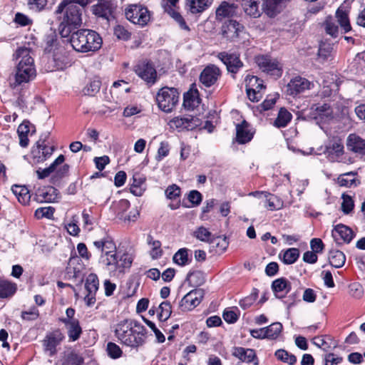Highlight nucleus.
Here are the masks:
<instances>
[{"label": "nucleus", "instance_id": "50", "mask_svg": "<svg viewBox=\"0 0 365 365\" xmlns=\"http://www.w3.org/2000/svg\"><path fill=\"white\" fill-rule=\"evenodd\" d=\"M147 240L148 243L152 247L150 252L152 259H155L160 257L163 255V250L160 248L161 242L158 240H154L151 235H148Z\"/></svg>", "mask_w": 365, "mask_h": 365}, {"label": "nucleus", "instance_id": "42", "mask_svg": "<svg viewBox=\"0 0 365 365\" xmlns=\"http://www.w3.org/2000/svg\"><path fill=\"white\" fill-rule=\"evenodd\" d=\"M264 200V207L269 210H280L283 207V201L277 196L269 192L267 193Z\"/></svg>", "mask_w": 365, "mask_h": 365}, {"label": "nucleus", "instance_id": "31", "mask_svg": "<svg viewBox=\"0 0 365 365\" xmlns=\"http://www.w3.org/2000/svg\"><path fill=\"white\" fill-rule=\"evenodd\" d=\"M196 119L191 115L185 117H175L171 120V123L177 128L192 130L196 125Z\"/></svg>", "mask_w": 365, "mask_h": 365}, {"label": "nucleus", "instance_id": "40", "mask_svg": "<svg viewBox=\"0 0 365 365\" xmlns=\"http://www.w3.org/2000/svg\"><path fill=\"white\" fill-rule=\"evenodd\" d=\"M188 252L189 250L187 248H180L174 254L173 262L180 267L189 264L191 259L189 257Z\"/></svg>", "mask_w": 365, "mask_h": 365}, {"label": "nucleus", "instance_id": "32", "mask_svg": "<svg viewBox=\"0 0 365 365\" xmlns=\"http://www.w3.org/2000/svg\"><path fill=\"white\" fill-rule=\"evenodd\" d=\"M65 161L63 155H60L48 168L44 169L38 168L36 170L37 177L38 179H44L48 177L51 173H53L56 168L61 165Z\"/></svg>", "mask_w": 365, "mask_h": 365}, {"label": "nucleus", "instance_id": "54", "mask_svg": "<svg viewBox=\"0 0 365 365\" xmlns=\"http://www.w3.org/2000/svg\"><path fill=\"white\" fill-rule=\"evenodd\" d=\"M282 329V325L279 322L272 323L269 327H264L266 338L276 339Z\"/></svg>", "mask_w": 365, "mask_h": 365}, {"label": "nucleus", "instance_id": "53", "mask_svg": "<svg viewBox=\"0 0 365 365\" xmlns=\"http://www.w3.org/2000/svg\"><path fill=\"white\" fill-rule=\"evenodd\" d=\"M193 237L198 240L204 242L210 243L213 235L205 227H199L193 232Z\"/></svg>", "mask_w": 365, "mask_h": 365}, {"label": "nucleus", "instance_id": "29", "mask_svg": "<svg viewBox=\"0 0 365 365\" xmlns=\"http://www.w3.org/2000/svg\"><path fill=\"white\" fill-rule=\"evenodd\" d=\"M249 125L243 120L242 123L236 126V139L240 144H245L250 142L253 138L252 133L248 129Z\"/></svg>", "mask_w": 365, "mask_h": 365}, {"label": "nucleus", "instance_id": "24", "mask_svg": "<svg viewBox=\"0 0 365 365\" xmlns=\"http://www.w3.org/2000/svg\"><path fill=\"white\" fill-rule=\"evenodd\" d=\"M346 147L354 153L365 155V139L355 133L349 134L347 137Z\"/></svg>", "mask_w": 365, "mask_h": 365}, {"label": "nucleus", "instance_id": "15", "mask_svg": "<svg viewBox=\"0 0 365 365\" xmlns=\"http://www.w3.org/2000/svg\"><path fill=\"white\" fill-rule=\"evenodd\" d=\"M344 148L342 141L334 138L326 145L324 154L330 162H339L344 153Z\"/></svg>", "mask_w": 365, "mask_h": 365}, {"label": "nucleus", "instance_id": "57", "mask_svg": "<svg viewBox=\"0 0 365 365\" xmlns=\"http://www.w3.org/2000/svg\"><path fill=\"white\" fill-rule=\"evenodd\" d=\"M159 309L160 310L158 314L159 319L162 322L166 321L170 317L172 313L170 303L168 301L163 302L160 304Z\"/></svg>", "mask_w": 365, "mask_h": 365}, {"label": "nucleus", "instance_id": "25", "mask_svg": "<svg viewBox=\"0 0 365 365\" xmlns=\"http://www.w3.org/2000/svg\"><path fill=\"white\" fill-rule=\"evenodd\" d=\"M113 4L110 1L99 0L98 4L93 6V12L96 16L109 21L113 16Z\"/></svg>", "mask_w": 365, "mask_h": 365}, {"label": "nucleus", "instance_id": "39", "mask_svg": "<svg viewBox=\"0 0 365 365\" xmlns=\"http://www.w3.org/2000/svg\"><path fill=\"white\" fill-rule=\"evenodd\" d=\"M212 0H187V4L192 14L202 12L211 5Z\"/></svg>", "mask_w": 365, "mask_h": 365}, {"label": "nucleus", "instance_id": "43", "mask_svg": "<svg viewBox=\"0 0 365 365\" xmlns=\"http://www.w3.org/2000/svg\"><path fill=\"white\" fill-rule=\"evenodd\" d=\"M316 112L317 116L324 121H329L334 117L333 110L327 103L317 106Z\"/></svg>", "mask_w": 365, "mask_h": 365}, {"label": "nucleus", "instance_id": "60", "mask_svg": "<svg viewBox=\"0 0 365 365\" xmlns=\"http://www.w3.org/2000/svg\"><path fill=\"white\" fill-rule=\"evenodd\" d=\"M106 351L108 355L114 359L120 358L123 354V351L120 346L113 342L108 343Z\"/></svg>", "mask_w": 365, "mask_h": 365}, {"label": "nucleus", "instance_id": "55", "mask_svg": "<svg viewBox=\"0 0 365 365\" xmlns=\"http://www.w3.org/2000/svg\"><path fill=\"white\" fill-rule=\"evenodd\" d=\"M70 166L68 164H63V163L56 168L54 175L52 176L51 180L53 182L58 181L68 175Z\"/></svg>", "mask_w": 365, "mask_h": 365}, {"label": "nucleus", "instance_id": "23", "mask_svg": "<svg viewBox=\"0 0 365 365\" xmlns=\"http://www.w3.org/2000/svg\"><path fill=\"white\" fill-rule=\"evenodd\" d=\"M232 355L240 359L242 362L252 363L253 365L259 364V360L256 355V352L252 349L235 347Z\"/></svg>", "mask_w": 365, "mask_h": 365}, {"label": "nucleus", "instance_id": "36", "mask_svg": "<svg viewBox=\"0 0 365 365\" xmlns=\"http://www.w3.org/2000/svg\"><path fill=\"white\" fill-rule=\"evenodd\" d=\"M329 261L331 266L336 268L342 267L346 262V256L343 252L338 250H331L329 254Z\"/></svg>", "mask_w": 365, "mask_h": 365}, {"label": "nucleus", "instance_id": "64", "mask_svg": "<svg viewBox=\"0 0 365 365\" xmlns=\"http://www.w3.org/2000/svg\"><path fill=\"white\" fill-rule=\"evenodd\" d=\"M114 34L118 38L123 41L130 39L131 33H130L124 26L118 25L114 28Z\"/></svg>", "mask_w": 365, "mask_h": 365}, {"label": "nucleus", "instance_id": "18", "mask_svg": "<svg viewBox=\"0 0 365 365\" xmlns=\"http://www.w3.org/2000/svg\"><path fill=\"white\" fill-rule=\"evenodd\" d=\"M48 136L49 133H45L41 135L39 140L36 142L38 155L36 154L35 150L33 151V153L34 158L36 159L37 163H42L45 161L52 155L53 152V147L48 146L46 144V141Z\"/></svg>", "mask_w": 365, "mask_h": 365}, {"label": "nucleus", "instance_id": "45", "mask_svg": "<svg viewBox=\"0 0 365 365\" xmlns=\"http://www.w3.org/2000/svg\"><path fill=\"white\" fill-rule=\"evenodd\" d=\"M101 81L98 77H95L83 88V93L84 95L93 96L100 90Z\"/></svg>", "mask_w": 365, "mask_h": 365}, {"label": "nucleus", "instance_id": "35", "mask_svg": "<svg viewBox=\"0 0 365 365\" xmlns=\"http://www.w3.org/2000/svg\"><path fill=\"white\" fill-rule=\"evenodd\" d=\"M38 200L40 202H52L58 198L57 190L53 187H47L38 191Z\"/></svg>", "mask_w": 365, "mask_h": 365}, {"label": "nucleus", "instance_id": "6", "mask_svg": "<svg viewBox=\"0 0 365 365\" xmlns=\"http://www.w3.org/2000/svg\"><path fill=\"white\" fill-rule=\"evenodd\" d=\"M344 30L345 33L351 31V27L350 25L348 14L346 11L339 7L336 11L335 19L329 16L327 18L324 23V27L326 33L331 37L336 38L339 34V26Z\"/></svg>", "mask_w": 365, "mask_h": 365}, {"label": "nucleus", "instance_id": "59", "mask_svg": "<svg viewBox=\"0 0 365 365\" xmlns=\"http://www.w3.org/2000/svg\"><path fill=\"white\" fill-rule=\"evenodd\" d=\"M55 209L52 207H39L35 211V217L37 219L43 217L51 219L53 216Z\"/></svg>", "mask_w": 365, "mask_h": 365}, {"label": "nucleus", "instance_id": "10", "mask_svg": "<svg viewBox=\"0 0 365 365\" xmlns=\"http://www.w3.org/2000/svg\"><path fill=\"white\" fill-rule=\"evenodd\" d=\"M217 58L226 66L227 71L231 74L232 78H236V74L244 67L243 62L240 60V54L226 51L220 52Z\"/></svg>", "mask_w": 365, "mask_h": 365}, {"label": "nucleus", "instance_id": "14", "mask_svg": "<svg viewBox=\"0 0 365 365\" xmlns=\"http://www.w3.org/2000/svg\"><path fill=\"white\" fill-rule=\"evenodd\" d=\"M205 292L202 289H195L185 294L179 303L182 312L190 311L196 307L202 301Z\"/></svg>", "mask_w": 365, "mask_h": 365}, {"label": "nucleus", "instance_id": "44", "mask_svg": "<svg viewBox=\"0 0 365 365\" xmlns=\"http://www.w3.org/2000/svg\"><path fill=\"white\" fill-rule=\"evenodd\" d=\"M186 281L192 287H198L202 285L205 282V277L202 272L196 270L188 272Z\"/></svg>", "mask_w": 365, "mask_h": 365}, {"label": "nucleus", "instance_id": "22", "mask_svg": "<svg viewBox=\"0 0 365 365\" xmlns=\"http://www.w3.org/2000/svg\"><path fill=\"white\" fill-rule=\"evenodd\" d=\"M243 26L235 20L228 19L222 26V33L225 38L229 41H234L238 37L239 33Z\"/></svg>", "mask_w": 365, "mask_h": 365}, {"label": "nucleus", "instance_id": "49", "mask_svg": "<svg viewBox=\"0 0 365 365\" xmlns=\"http://www.w3.org/2000/svg\"><path fill=\"white\" fill-rule=\"evenodd\" d=\"M274 356L278 360L289 365H294L297 362V357L284 349L277 350Z\"/></svg>", "mask_w": 365, "mask_h": 365}, {"label": "nucleus", "instance_id": "3", "mask_svg": "<svg viewBox=\"0 0 365 365\" xmlns=\"http://www.w3.org/2000/svg\"><path fill=\"white\" fill-rule=\"evenodd\" d=\"M114 333L121 344L138 348L145 344L147 329L136 320L124 319L115 324Z\"/></svg>", "mask_w": 365, "mask_h": 365}, {"label": "nucleus", "instance_id": "52", "mask_svg": "<svg viewBox=\"0 0 365 365\" xmlns=\"http://www.w3.org/2000/svg\"><path fill=\"white\" fill-rule=\"evenodd\" d=\"M16 290V285L6 281H0V298L12 296Z\"/></svg>", "mask_w": 365, "mask_h": 365}, {"label": "nucleus", "instance_id": "58", "mask_svg": "<svg viewBox=\"0 0 365 365\" xmlns=\"http://www.w3.org/2000/svg\"><path fill=\"white\" fill-rule=\"evenodd\" d=\"M341 210L346 215L349 214L354 209V203L351 197L349 195L343 194L341 196Z\"/></svg>", "mask_w": 365, "mask_h": 365}, {"label": "nucleus", "instance_id": "56", "mask_svg": "<svg viewBox=\"0 0 365 365\" xmlns=\"http://www.w3.org/2000/svg\"><path fill=\"white\" fill-rule=\"evenodd\" d=\"M258 292L259 291L257 289H253L252 293L249 296L245 297L244 299L240 301V306L243 309H247L250 308L257 299Z\"/></svg>", "mask_w": 365, "mask_h": 365}, {"label": "nucleus", "instance_id": "61", "mask_svg": "<svg viewBox=\"0 0 365 365\" xmlns=\"http://www.w3.org/2000/svg\"><path fill=\"white\" fill-rule=\"evenodd\" d=\"M333 51V44L327 42H322L319 45L318 55L324 60H327Z\"/></svg>", "mask_w": 365, "mask_h": 365}, {"label": "nucleus", "instance_id": "5", "mask_svg": "<svg viewBox=\"0 0 365 365\" xmlns=\"http://www.w3.org/2000/svg\"><path fill=\"white\" fill-rule=\"evenodd\" d=\"M68 41L74 50L82 53L97 51L102 45V38L99 34L89 29L73 31Z\"/></svg>", "mask_w": 365, "mask_h": 365}, {"label": "nucleus", "instance_id": "9", "mask_svg": "<svg viewBox=\"0 0 365 365\" xmlns=\"http://www.w3.org/2000/svg\"><path fill=\"white\" fill-rule=\"evenodd\" d=\"M125 15L128 21L142 27L147 25L150 19L149 11L140 4L128 6L125 10Z\"/></svg>", "mask_w": 365, "mask_h": 365}, {"label": "nucleus", "instance_id": "17", "mask_svg": "<svg viewBox=\"0 0 365 365\" xmlns=\"http://www.w3.org/2000/svg\"><path fill=\"white\" fill-rule=\"evenodd\" d=\"M99 280L98 276L96 274L91 273L86 277L85 288L87 292V294L84 297V300L88 306H91L95 304L96 294L98 289Z\"/></svg>", "mask_w": 365, "mask_h": 365}, {"label": "nucleus", "instance_id": "48", "mask_svg": "<svg viewBox=\"0 0 365 365\" xmlns=\"http://www.w3.org/2000/svg\"><path fill=\"white\" fill-rule=\"evenodd\" d=\"M292 119V114L284 108H281L274 125L277 128H284Z\"/></svg>", "mask_w": 365, "mask_h": 365}, {"label": "nucleus", "instance_id": "37", "mask_svg": "<svg viewBox=\"0 0 365 365\" xmlns=\"http://www.w3.org/2000/svg\"><path fill=\"white\" fill-rule=\"evenodd\" d=\"M130 207V202L128 200L122 199L118 201L113 202L110 209L115 214V215L120 220L125 217V212Z\"/></svg>", "mask_w": 365, "mask_h": 365}, {"label": "nucleus", "instance_id": "62", "mask_svg": "<svg viewBox=\"0 0 365 365\" xmlns=\"http://www.w3.org/2000/svg\"><path fill=\"white\" fill-rule=\"evenodd\" d=\"M245 82H247L254 88H256L257 92L259 93V91L264 88L262 80L259 79L257 76L247 75L245 79Z\"/></svg>", "mask_w": 365, "mask_h": 365}, {"label": "nucleus", "instance_id": "46", "mask_svg": "<svg viewBox=\"0 0 365 365\" xmlns=\"http://www.w3.org/2000/svg\"><path fill=\"white\" fill-rule=\"evenodd\" d=\"M236 7L234 4H230L227 2H222L216 10V16L217 18H225L231 16L235 12Z\"/></svg>", "mask_w": 365, "mask_h": 365}, {"label": "nucleus", "instance_id": "41", "mask_svg": "<svg viewBox=\"0 0 365 365\" xmlns=\"http://www.w3.org/2000/svg\"><path fill=\"white\" fill-rule=\"evenodd\" d=\"M338 184L341 187H356L359 181L355 178V173L350 172L340 175L337 178Z\"/></svg>", "mask_w": 365, "mask_h": 365}, {"label": "nucleus", "instance_id": "13", "mask_svg": "<svg viewBox=\"0 0 365 365\" xmlns=\"http://www.w3.org/2000/svg\"><path fill=\"white\" fill-rule=\"evenodd\" d=\"M135 73L148 84L153 85L157 79V72L152 63L143 61L134 67Z\"/></svg>", "mask_w": 365, "mask_h": 365}, {"label": "nucleus", "instance_id": "11", "mask_svg": "<svg viewBox=\"0 0 365 365\" xmlns=\"http://www.w3.org/2000/svg\"><path fill=\"white\" fill-rule=\"evenodd\" d=\"M256 63L263 72L270 76L279 78L282 75V66L275 58L268 56H259L256 58Z\"/></svg>", "mask_w": 365, "mask_h": 365}, {"label": "nucleus", "instance_id": "26", "mask_svg": "<svg viewBox=\"0 0 365 365\" xmlns=\"http://www.w3.org/2000/svg\"><path fill=\"white\" fill-rule=\"evenodd\" d=\"M272 289L277 298L282 299L291 291V284L286 278L281 277L272 282Z\"/></svg>", "mask_w": 365, "mask_h": 365}, {"label": "nucleus", "instance_id": "1", "mask_svg": "<svg viewBox=\"0 0 365 365\" xmlns=\"http://www.w3.org/2000/svg\"><path fill=\"white\" fill-rule=\"evenodd\" d=\"M92 0H63L57 6L55 14H62L59 33L62 38H68L71 34L82 24V14Z\"/></svg>", "mask_w": 365, "mask_h": 365}, {"label": "nucleus", "instance_id": "4", "mask_svg": "<svg viewBox=\"0 0 365 365\" xmlns=\"http://www.w3.org/2000/svg\"><path fill=\"white\" fill-rule=\"evenodd\" d=\"M31 48L25 46L19 48L15 53L16 59L21 58L16 66L15 81L10 86L15 88L23 83L31 81L36 75L34 59L31 56Z\"/></svg>", "mask_w": 365, "mask_h": 365}, {"label": "nucleus", "instance_id": "33", "mask_svg": "<svg viewBox=\"0 0 365 365\" xmlns=\"http://www.w3.org/2000/svg\"><path fill=\"white\" fill-rule=\"evenodd\" d=\"M31 123L29 120H24L17 129V133L19 138V145L22 148H26L29 145V140L28 135L30 133Z\"/></svg>", "mask_w": 365, "mask_h": 365}, {"label": "nucleus", "instance_id": "21", "mask_svg": "<svg viewBox=\"0 0 365 365\" xmlns=\"http://www.w3.org/2000/svg\"><path fill=\"white\" fill-rule=\"evenodd\" d=\"M336 244L349 243L354 237V232L349 227L339 224L335 226L331 232Z\"/></svg>", "mask_w": 365, "mask_h": 365}, {"label": "nucleus", "instance_id": "63", "mask_svg": "<svg viewBox=\"0 0 365 365\" xmlns=\"http://www.w3.org/2000/svg\"><path fill=\"white\" fill-rule=\"evenodd\" d=\"M349 294L355 298L360 299L364 294L362 286L358 282L351 283L349 286Z\"/></svg>", "mask_w": 365, "mask_h": 365}, {"label": "nucleus", "instance_id": "19", "mask_svg": "<svg viewBox=\"0 0 365 365\" xmlns=\"http://www.w3.org/2000/svg\"><path fill=\"white\" fill-rule=\"evenodd\" d=\"M64 339V335L59 329L48 334L43 341L44 350L49 352V356H53L56 353V346Z\"/></svg>", "mask_w": 365, "mask_h": 365}, {"label": "nucleus", "instance_id": "7", "mask_svg": "<svg viewBox=\"0 0 365 365\" xmlns=\"http://www.w3.org/2000/svg\"><path fill=\"white\" fill-rule=\"evenodd\" d=\"M180 93L175 88L163 87L156 95L158 108L165 112H171L179 101Z\"/></svg>", "mask_w": 365, "mask_h": 365}, {"label": "nucleus", "instance_id": "20", "mask_svg": "<svg viewBox=\"0 0 365 365\" xmlns=\"http://www.w3.org/2000/svg\"><path fill=\"white\" fill-rule=\"evenodd\" d=\"M241 6L246 14L257 18L264 10V0H240Z\"/></svg>", "mask_w": 365, "mask_h": 365}, {"label": "nucleus", "instance_id": "38", "mask_svg": "<svg viewBox=\"0 0 365 365\" xmlns=\"http://www.w3.org/2000/svg\"><path fill=\"white\" fill-rule=\"evenodd\" d=\"M279 257L285 264H292L298 259L299 250L297 248H289L281 251Z\"/></svg>", "mask_w": 365, "mask_h": 365}, {"label": "nucleus", "instance_id": "51", "mask_svg": "<svg viewBox=\"0 0 365 365\" xmlns=\"http://www.w3.org/2000/svg\"><path fill=\"white\" fill-rule=\"evenodd\" d=\"M165 12L168 13L173 19H175L180 25L182 29L189 31L190 29L188 26L186 24L185 21L183 17L180 15L179 12L175 10V7H169L168 6H165V9H164Z\"/></svg>", "mask_w": 365, "mask_h": 365}, {"label": "nucleus", "instance_id": "12", "mask_svg": "<svg viewBox=\"0 0 365 365\" xmlns=\"http://www.w3.org/2000/svg\"><path fill=\"white\" fill-rule=\"evenodd\" d=\"M314 83L300 76L292 78L287 86V93L297 96L314 88Z\"/></svg>", "mask_w": 365, "mask_h": 365}, {"label": "nucleus", "instance_id": "34", "mask_svg": "<svg viewBox=\"0 0 365 365\" xmlns=\"http://www.w3.org/2000/svg\"><path fill=\"white\" fill-rule=\"evenodd\" d=\"M11 190L21 204L24 205L29 204L31 199V195L26 186L15 185L12 186Z\"/></svg>", "mask_w": 365, "mask_h": 365}, {"label": "nucleus", "instance_id": "2", "mask_svg": "<svg viewBox=\"0 0 365 365\" xmlns=\"http://www.w3.org/2000/svg\"><path fill=\"white\" fill-rule=\"evenodd\" d=\"M93 245L101 252V262L110 272H123L124 269L131 266L133 259L130 255L128 253H116L115 244L110 237H106L95 241Z\"/></svg>", "mask_w": 365, "mask_h": 365}, {"label": "nucleus", "instance_id": "30", "mask_svg": "<svg viewBox=\"0 0 365 365\" xmlns=\"http://www.w3.org/2000/svg\"><path fill=\"white\" fill-rule=\"evenodd\" d=\"M289 0H264L263 11L269 17L275 16L279 13L282 4Z\"/></svg>", "mask_w": 365, "mask_h": 365}, {"label": "nucleus", "instance_id": "27", "mask_svg": "<svg viewBox=\"0 0 365 365\" xmlns=\"http://www.w3.org/2000/svg\"><path fill=\"white\" fill-rule=\"evenodd\" d=\"M62 323L66 327L69 341H77L82 334V328L78 319H71V321L62 320Z\"/></svg>", "mask_w": 365, "mask_h": 365}, {"label": "nucleus", "instance_id": "8", "mask_svg": "<svg viewBox=\"0 0 365 365\" xmlns=\"http://www.w3.org/2000/svg\"><path fill=\"white\" fill-rule=\"evenodd\" d=\"M44 51L46 53L53 52V61L55 62L54 67L56 69H62L65 61V56L63 54V49L58 48V38L55 32L51 31L45 36Z\"/></svg>", "mask_w": 365, "mask_h": 365}, {"label": "nucleus", "instance_id": "16", "mask_svg": "<svg viewBox=\"0 0 365 365\" xmlns=\"http://www.w3.org/2000/svg\"><path fill=\"white\" fill-rule=\"evenodd\" d=\"M221 74V70L216 65L209 64L200 73V82L209 88L217 81Z\"/></svg>", "mask_w": 365, "mask_h": 365}, {"label": "nucleus", "instance_id": "47", "mask_svg": "<svg viewBox=\"0 0 365 365\" xmlns=\"http://www.w3.org/2000/svg\"><path fill=\"white\" fill-rule=\"evenodd\" d=\"M212 247H215V252L221 253L226 250L228 247V241L226 237L214 236L210 242Z\"/></svg>", "mask_w": 365, "mask_h": 365}, {"label": "nucleus", "instance_id": "28", "mask_svg": "<svg viewBox=\"0 0 365 365\" xmlns=\"http://www.w3.org/2000/svg\"><path fill=\"white\" fill-rule=\"evenodd\" d=\"M201 102L197 89L191 88L184 94L183 106L188 110H193Z\"/></svg>", "mask_w": 365, "mask_h": 365}]
</instances>
